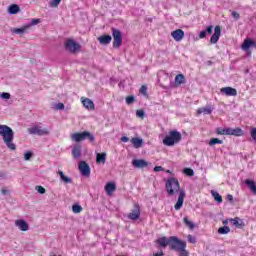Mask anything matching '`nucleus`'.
Here are the masks:
<instances>
[{
	"mask_svg": "<svg viewBox=\"0 0 256 256\" xmlns=\"http://www.w3.org/2000/svg\"><path fill=\"white\" fill-rule=\"evenodd\" d=\"M156 243L160 247L169 246L171 251H176L179 256H189V251H187V242L179 239L177 236L161 237L156 240Z\"/></svg>",
	"mask_w": 256,
	"mask_h": 256,
	"instance_id": "1",
	"label": "nucleus"
},
{
	"mask_svg": "<svg viewBox=\"0 0 256 256\" xmlns=\"http://www.w3.org/2000/svg\"><path fill=\"white\" fill-rule=\"evenodd\" d=\"M166 191L170 197H173L175 193H179L178 200L174 205V209L179 211L181 207H183V203L185 201V190L181 189L179 185V180L177 178H169L166 182Z\"/></svg>",
	"mask_w": 256,
	"mask_h": 256,
	"instance_id": "2",
	"label": "nucleus"
},
{
	"mask_svg": "<svg viewBox=\"0 0 256 256\" xmlns=\"http://www.w3.org/2000/svg\"><path fill=\"white\" fill-rule=\"evenodd\" d=\"M0 137H2L3 143L10 149V151H15L17 149V145L13 143L15 132L11 127L0 125Z\"/></svg>",
	"mask_w": 256,
	"mask_h": 256,
	"instance_id": "3",
	"label": "nucleus"
},
{
	"mask_svg": "<svg viewBox=\"0 0 256 256\" xmlns=\"http://www.w3.org/2000/svg\"><path fill=\"white\" fill-rule=\"evenodd\" d=\"M181 139H183L181 133L177 130H172L169 135L163 139V145H166V147H173V145L179 143Z\"/></svg>",
	"mask_w": 256,
	"mask_h": 256,
	"instance_id": "4",
	"label": "nucleus"
},
{
	"mask_svg": "<svg viewBox=\"0 0 256 256\" xmlns=\"http://www.w3.org/2000/svg\"><path fill=\"white\" fill-rule=\"evenodd\" d=\"M71 139L75 143H81V141H85V139H88L90 143H93V141H95V136L89 131H84L71 134Z\"/></svg>",
	"mask_w": 256,
	"mask_h": 256,
	"instance_id": "5",
	"label": "nucleus"
},
{
	"mask_svg": "<svg viewBox=\"0 0 256 256\" xmlns=\"http://www.w3.org/2000/svg\"><path fill=\"white\" fill-rule=\"evenodd\" d=\"M65 48L68 49L72 55H77V53L81 52V44L77 43L73 39H67L65 42Z\"/></svg>",
	"mask_w": 256,
	"mask_h": 256,
	"instance_id": "6",
	"label": "nucleus"
},
{
	"mask_svg": "<svg viewBox=\"0 0 256 256\" xmlns=\"http://www.w3.org/2000/svg\"><path fill=\"white\" fill-rule=\"evenodd\" d=\"M112 36H113V47L114 49H119L121 45H123V34L121 33V30L116 28H111Z\"/></svg>",
	"mask_w": 256,
	"mask_h": 256,
	"instance_id": "7",
	"label": "nucleus"
},
{
	"mask_svg": "<svg viewBox=\"0 0 256 256\" xmlns=\"http://www.w3.org/2000/svg\"><path fill=\"white\" fill-rule=\"evenodd\" d=\"M78 169L83 177H89L91 175V167L85 161L78 163Z\"/></svg>",
	"mask_w": 256,
	"mask_h": 256,
	"instance_id": "8",
	"label": "nucleus"
},
{
	"mask_svg": "<svg viewBox=\"0 0 256 256\" xmlns=\"http://www.w3.org/2000/svg\"><path fill=\"white\" fill-rule=\"evenodd\" d=\"M28 133H30V135H49V130L47 128H43L42 126H35L29 128Z\"/></svg>",
	"mask_w": 256,
	"mask_h": 256,
	"instance_id": "9",
	"label": "nucleus"
},
{
	"mask_svg": "<svg viewBox=\"0 0 256 256\" xmlns=\"http://www.w3.org/2000/svg\"><path fill=\"white\" fill-rule=\"evenodd\" d=\"M141 217V209L135 204L134 209L128 214V219L131 221H137Z\"/></svg>",
	"mask_w": 256,
	"mask_h": 256,
	"instance_id": "10",
	"label": "nucleus"
},
{
	"mask_svg": "<svg viewBox=\"0 0 256 256\" xmlns=\"http://www.w3.org/2000/svg\"><path fill=\"white\" fill-rule=\"evenodd\" d=\"M132 165L135 169H145V167H149V162L144 159H134Z\"/></svg>",
	"mask_w": 256,
	"mask_h": 256,
	"instance_id": "11",
	"label": "nucleus"
},
{
	"mask_svg": "<svg viewBox=\"0 0 256 256\" xmlns=\"http://www.w3.org/2000/svg\"><path fill=\"white\" fill-rule=\"evenodd\" d=\"M220 93H223L226 97H237V89L229 86L220 89Z\"/></svg>",
	"mask_w": 256,
	"mask_h": 256,
	"instance_id": "12",
	"label": "nucleus"
},
{
	"mask_svg": "<svg viewBox=\"0 0 256 256\" xmlns=\"http://www.w3.org/2000/svg\"><path fill=\"white\" fill-rule=\"evenodd\" d=\"M219 37H221V26H215L214 34L210 38V43L215 45L219 41Z\"/></svg>",
	"mask_w": 256,
	"mask_h": 256,
	"instance_id": "13",
	"label": "nucleus"
},
{
	"mask_svg": "<svg viewBox=\"0 0 256 256\" xmlns=\"http://www.w3.org/2000/svg\"><path fill=\"white\" fill-rule=\"evenodd\" d=\"M171 37L174 38V41H183V37H185V31L182 29H176L171 32Z\"/></svg>",
	"mask_w": 256,
	"mask_h": 256,
	"instance_id": "14",
	"label": "nucleus"
},
{
	"mask_svg": "<svg viewBox=\"0 0 256 256\" xmlns=\"http://www.w3.org/2000/svg\"><path fill=\"white\" fill-rule=\"evenodd\" d=\"M229 222L237 229H243V227H245V222L239 217L230 218Z\"/></svg>",
	"mask_w": 256,
	"mask_h": 256,
	"instance_id": "15",
	"label": "nucleus"
},
{
	"mask_svg": "<svg viewBox=\"0 0 256 256\" xmlns=\"http://www.w3.org/2000/svg\"><path fill=\"white\" fill-rule=\"evenodd\" d=\"M15 226L20 230V231H29V224H27V221L23 219H19L15 221Z\"/></svg>",
	"mask_w": 256,
	"mask_h": 256,
	"instance_id": "16",
	"label": "nucleus"
},
{
	"mask_svg": "<svg viewBox=\"0 0 256 256\" xmlns=\"http://www.w3.org/2000/svg\"><path fill=\"white\" fill-rule=\"evenodd\" d=\"M83 107H85V109H88L90 111H93V109H95V103H93V101L89 98H81Z\"/></svg>",
	"mask_w": 256,
	"mask_h": 256,
	"instance_id": "17",
	"label": "nucleus"
},
{
	"mask_svg": "<svg viewBox=\"0 0 256 256\" xmlns=\"http://www.w3.org/2000/svg\"><path fill=\"white\" fill-rule=\"evenodd\" d=\"M29 27L30 26H27V24H25L21 28H12L11 33H15V35H25V33L29 31Z\"/></svg>",
	"mask_w": 256,
	"mask_h": 256,
	"instance_id": "18",
	"label": "nucleus"
},
{
	"mask_svg": "<svg viewBox=\"0 0 256 256\" xmlns=\"http://www.w3.org/2000/svg\"><path fill=\"white\" fill-rule=\"evenodd\" d=\"M81 151H82V146L81 144H76L72 148V156L75 159H81Z\"/></svg>",
	"mask_w": 256,
	"mask_h": 256,
	"instance_id": "19",
	"label": "nucleus"
},
{
	"mask_svg": "<svg viewBox=\"0 0 256 256\" xmlns=\"http://www.w3.org/2000/svg\"><path fill=\"white\" fill-rule=\"evenodd\" d=\"M112 40L113 38L111 37V35H102L98 37L100 45H109V43H111Z\"/></svg>",
	"mask_w": 256,
	"mask_h": 256,
	"instance_id": "20",
	"label": "nucleus"
},
{
	"mask_svg": "<svg viewBox=\"0 0 256 256\" xmlns=\"http://www.w3.org/2000/svg\"><path fill=\"white\" fill-rule=\"evenodd\" d=\"M187 83V80L185 79V75L178 74L175 77V86L179 87V85H185Z\"/></svg>",
	"mask_w": 256,
	"mask_h": 256,
	"instance_id": "21",
	"label": "nucleus"
},
{
	"mask_svg": "<svg viewBox=\"0 0 256 256\" xmlns=\"http://www.w3.org/2000/svg\"><path fill=\"white\" fill-rule=\"evenodd\" d=\"M7 11L9 13V15H17V13H19L21 11V8L17 4H11L8 7Z\"/></svg>",
	"mask_w": 256,
	"mask_h": 256,
	"instance_id": "22",
	"label": "nucleus"
},
{
	"mask_svg": "<svg viewBox=\"0 0 256 256\" xmlns=\"http://www.w3.org/2000/svg\"><path fill=\"white\" fill-rule=\"evenodd\" d=\"M213 33V26H208L206 30H203L199 33V38L200 39H205L207 35H211Z\"/></svg>",
	"mask_w": 256,
	"mask_h": 256,
	"instance_id": "23",
	"label": "nucleus"
},
{
	"mask_svg": "<svg viewBox=\"0 0 256 256\" xmlns=\"http://www.w3.org/2000/svg\"><path fill=\"white\" fill-rule=\"evenodd\" d=\"M183 223L184 225H186V227H188V229H190V231H193V229H195V223L189 220V217L185 216L183 218Z\"/></svg>",
	"mask_w": 256,
	"mask_h": 256,
	"instance_id": "24",
	"label": "nucleus"
},
{
	"mask_svg": "<svg viewBox=\"0 0 256 256\" xmlns=\"http://www.w3.org/2000/svg\"><path fill=\"white\" fill-rule=\"evenodd\" d=\"M245 184L247 185L248 189H250V191H252V193H254V195H256V184H255V181H253V180H246Z\"/></svg>",
	"mask_w": 256,
	"mask_h": 256,
	"instance_id": "25",
	"label": "nucleus"
},
{
	"mask_svg": "<svg viewBox=\"0 0 256 256\" xmlns=\"http://www.w3.org/2000/svg\"><path fill=\"white\" fill-rule=\"evenodd\" d=\"M107 161L106 153H97L96 155V163H105Z\"/></svg>",
	"mask_w": 256,
	"mask_h": 256,
	"instance_id": "26",
	"label": "nucleus"
},
{
	"mask_svg": "<svg viewBox=\"0 0 256 256\" xmlns=\"http://www.w3.org/2000/svg\"><path fill=\"white\" fill-rule=\"evenodd\" d=\"M106 192L108 195H111V193H113V191H115V189H117V186H115V183H107L105 186Z\"/></svg>",
	"mask_w": 256,
	"mask_h": 256,
	"instance_id": "27",
	"label": "nucleus"
},
{
	"mask_svg": "<svg viewBox=\"0 0 256 256\" xmlns=\"http://www.w3.org/2000/svg\"><path fill=\"white\" fill-rule=\"evenodd\" d=\"M197 113L198 115H201V113H204V115H211V113H213V109L211 107H204L198 109Z\"/></svg>",
	"mask_w": 256,
	"mask_h": 256,
	"instance_id": "28",
	"label": "nucleus"
},
{
	"mask_svg": "<svg viewBox=\"0 0 256 256\" xmlns=\"http://www.w3.org/2000/svg\"><path fill=\"white\" fill-rule=\"evenodd\" d=\"M131 143L134 145L135 149H139L143 145V139L141 138H132Z\"/></svg>",
	"mask_w": 256,
	"mask_h": 256,
	"instance_id": "29",
	"label": "nucleus"
},
{
	"mask_svg": "<svg viewBox=\"0 0 256 256\" xmlns=\"http://www.w3.org/2000/svg\"><path fill=\"white\" fill-rule=\"evenodd\" d=\"M211 194L214 197L215 201H217V203H223V197L217 191L212 190Z\"/></svg>",
	"mask_w": 256,
	"mask_h": 256,
	"instance_id": "30",
	"label": "nucleus"
},
{
	"mask_svg": "<svg viewBox=\"0 0 256 256\" xmlns=\"http://www.w3.org/2000/svg\"><path fill=\"white\" fill-rule=\"evenodd\" d=\"M231 232V228L229 226H223L218 229L219 235H227V233Z\"/></svg>",
	"mask_w": 256,
	"mask_h": 256,
	"instance_id": "31",
	"label": "nucleus"
},
{
	"mask_svg": "<svg viewBox=\"0 0 256 256\" xmlns=\"http://www.w3.org/2000/svg\"><path fill=\"white\" fill-rule=\"evenodd\" d=\"M52 108L54 109V111H63V109H65V104L59 102V103H54L52 105Z\"/></svg>",
	"mask_w": 256,
	"mask_h": 256,
	"instance_id": "32",
	"label": "nucleus"
},
{
	"mask_svg": "<svg viewBox=\"0 0 256 256\" xmlns=\"http://www.w3.org/2000/svg\"><path fill=\"white\" fill-rule=\"evenodd\" d=\"M210 147H213V145H223V140H220L219 138H212L209 141Z\"/></svg>",
	"mask_w": 256,
	"mask_h": 256,
	"instance_id": "33",
	"label": "nucleus"
},
{
	"mask_svg": "<svg viewBox=\"0 0 256 256\" xmlns=\"http://www.w3.org/2000/svg\"><path fill=\"white\" fill-rule=\"evenodd\" d=\"M251 44H252V40L251 39L244 40V42L242 44L243 51H247L248 49H250Z\"/></svg>",
	"mask_w": 256,
	"mask_h": 256,
	"instance_id": "34",
	"label": "nucleus"
},
{
	"mask_svg": "<svg viewBox=\"0 0 256 256\" xmlns=\"http://www.w3.org/2000/svg\"><path fill=\"white\" fill-rule=\"evenodd\" d=\"M232 135L234 137H241L243 135V130L241 128H232Z\"/></svg>",
	"mask_w": 256,
	"mask_h": 256,
	"instance_id": "35",
	"label": "nucleus"
},
{
	"mask_svg": "<svg viewBox=\"0 0 256 256\" xmlns=\"http://www.w3.org/2000/svg\"><path fill=\"white\" fill-rule=\"evenodd\" d=\"M72 211L73 213H76V214L81 213V211H83V207L79 204H74L72 206Z\"/></svg>",
	"mask_w": 256,
	"mask_h": 256,
	"instance_id": "36",
	"label": "nucleus"
},
{
	"mask_svg": "<svg viewBox=\"0 0 256 256\" xmlns=\"http://www.w3.org/2000/svg\"><path fill=\"white\" fill-rule=\"evenodd\" d=\"M183 173L185 175H188V177H193V175H195V171H193V169H191V168H185L183 170Z\"/></svg>",
	"mask_w": 256,
	"mask_h": 256,
	"instance_id": "37",
	"label": "nucleus"
},
{
	"mask_svg": "<svg viewBox=\"0 0 256 256\" xmlns=\"http://www.w3.org/2000/svg\"><path fill=\"white\" fill-rule=\"evenodd\" d=\"M39 23H41L40 19H32L29 24H26V26H29V29H31V27H34V25H39Z\"/></svg>",
	"mask_w": 256,
	"mask_h": 256,
	"instance_id": "38",
	"label": "nucleus"
},
{
	"mask_svg": "<svg viewBox=\"0 0 256 256\" xmlns=\"http://www.w3.org/2000/svg\"><path fill=\"white\" fill-rule=\"evenodd\" d=\"M31 157H33V152L27 151L24 153V161H30Z\"/></svg>",
	"mask_w": 256,
	"mask_h": 256,
	"instance_id": "39",
	"label": "nucleus"
},
{
	"mask_svg": "<svg viewBox=\"0 0 256 256\" xmlns=\"http://www.w3.org/2000/svg\"><path fill=\"white\" fill-rule=\"evenodd\" d=\"M188 239V243H192V245H195V243H197V238H195L193 235L189 234L187 236Z\"/></svg>",
	"mask_w": 256,
	"mask_h": 256,
	"instance_id": "40",
	"label": "nucleus"
},
{
	"mask_svg": "<svg viewBox=\"0 0 256 256\" xmlns=\"http://www.w3.org/2000/svg\"><path fill=\"white\" fill-rule=\"evenodd\" d=\"M59 3H61V0H51L49 2V6L50 7H58L59 6Z\"/></svg>",
	"mask_w": 256,
	"mask_h": 256,
	"instance_id": "41",
	"label": "nucleus"
},
{
	"mask_svg": "<svg viewBox=\"0 0 256 256\" xmlns=\"http://www.w3.org/2000/svg\"><path fill=\"white\" fill-rule=\"evenodd\" d=\"M36 191L40 193V195H45L46 190L43 186H36L35 187Z\"/></svg>",
	"mask_w": 256,
	"mask_h": 256,
	"instance_id": "42",
	"label": "nucleus"
},
{
	"mask_svg": "<svg viewBox=\"0 0 256 256\" xmlns=\"http://www.w3.org/2000/svg\"><path fill=\"white\" fill-rule=\"evenodd\" d=\"M1 195L7 196V195H11V190H9V188H2L1 189Z\"/></svg>",
	"mask_w": 256,
	"mask_h": 256,
	"instance_id": "43",
	"label": "nucleus"
},
{
	"mask_svg": "<svg viewBox=\"0 0 256 256\" xmlns=\"http://www.w3.org/2000/svg\"><path fill=\"white\" fill-rule=\"evenodd\" d=\"M134 102H135V97L134 96H128L126 98L127 105H131V103H134Z\"/></svg>",
	"mask_w": 256,
	"mask_h": 256,
	"instance_id": "44",
	"label": "nucleus"
},
{
	"mask_svg": "<svg viewBox=\"0 0 256 256\" xmlns=\"http://www.w3.org/2000/svg\"><path fill=\"white\" fill-rule=\"evenodd\" d=\"M250 135L252 140L256 143V128H252Z\"/></svg>",
	"mask_w": 256,
	"mask_h": 256,
	"instance_id": "45",
	"label": "nucleus"
},
{
	"mask_svg": "<svg viewBox=\"0 0 256 256\" xmlns=\"http://www.w3.org/2000/svg\"><path fill=\"white\" fill-rule=\"evenodd\" d=\"M136 115H137V117H140V119H143V117H145V111L137 110Z\"/></svg>",
	"mask_w": 256,
	"mask_h": 256,
	"instance_id": "46",
	"label": "nucleus"
},
{
	"mask_svg": "<svg viewBox=\"0 0 256 256\" xmlns=\"http://www.w3.org/2000/svg\"><path fill=\"white\" fill-rule=\"evenodd\" d=\"M1 99H11V94L7 93V92H3L0 95Z\"/></svg>",
	"mask_w": 256,
	"mask_h": 256,
	"instance_id": "47",
	"label": "nucleus"
},
{
	"mask_svg": "<svg viewBox=\"0 0 256 256\" xmlns=\"http://www.w3.org/2000/svg\"><path fill=\"white\" fill-rule=\"evenodd\" d=\"M139 92L142 94V95H147V86L145 85H142Z\"/></svg>",
	"mask_w": 256,
	"mask_h": 256,
	"instance_id": "48",
	"label": "nucleus"
},
{
	"mask_svg": "<svg viewBox=\"0 0 256 256\" xmlns=\"http://www.w3.org/2000/svg\"><path fill=\"white\" fill-rule=\"evenodd\" d=\"M217 135H225V128H216Z\"/></svg>",
	"mask_w": 256,
	"mask_h": 256,
	"instance_id": "49",
	"label": "nucleus"
},
{
	"mask_svg": "<svg viewBox=\"0 0 256 256\" xmlns=\"http://www.w3.org/2000/svg\"><path fill=\"white\" fill-rule=\"evenodd\" d=\"M154 171L155 173H159V171H165V169L163 168V166H155Z\"/></svg>",
	"mask_w": 256,
	"mask_h": 256,
	"instance_id": "50",
	"label": "nucleus"
},
{
	"mask_svg": "<svg viewBox=\"0 0 256 256\" xmlns=\"http://www.w3.org/2000/svg\"><path fill=\"white\" fill-rule=\"evenodd\" d=\"M232 17L237 20V19H240L241 15L238 12L233 11Z\"/></svg>",
	"mask_w": 256,
	"mask_h": 256,
	"instance_id": "51",
	"label": "nucleus"
},
{
	"mask_svg": "<svg viewBox=\"0 0 256 256\" xmlns=\"http://www.w3.org/2000/svg\"><path fill=\"white\" fill-rule=\"evenodd\" d=\"M233 128H225V135H232Z\"/></svg>",
	"mask_w": 256,
	"mask_h": 256,
	"instance_id": "52",
	"label": "nucleus"
},
{
	"mask_svg": "<svg viewBox=\"0 0 256 256\" xmlns=\"http://www.w3.org/2000/svg\"><path fill=\"white\" fill-rule=\"evenodd\" d=\"M58 175H60L62 181H65V173L63 171H59Z\"/></svg>",
	"mask_w": 256,
	"mask_h": 256,
	"instance_id": "53",
	"label": "nucleus"
},
{
	"mask_svg": "<svg viewBox=\"0 0 256 256\" xmlns=\"http://www.w3.org/2000/svg\"><path fill=\"white\" fill-rule=\"evenodd\" d=\"M121 141H122L123 143H127V142H129V137L123 136V137L121 138Z\"/></svg>",
	"mask_w": 256,
	"mask_h": 256,
	"instance_id": "54",
	"label": "nucleus"
},
{
	"mask_svg": "<svg viewBox=\"0 0 256 256\" xmlns=\"http://www.w3.org/2000/svg\"><path fill=\"white\" fill-rule=\"evenodd\" d=\"M227 199H228V201H230L231 203H233V195L228 194V195H227Z\"/></svg>",
	"mask_w": 256,
	"mask_h": 256,
	"instance_id": "55",
	"label": "nucleus"
},
{
	"mask_svg": "<svg viewBox=\"0 0 256 256\" xmlns=\"http://www.w3.org/2000/svg\"><path fill=\"white\" fill-rule=\"evenodd\" d=\"M163 255H164L163 250H161L160 252L154 254L153 256H163Z\"/></svg>",
	"mask_w": 256,
	"mask_h": 256,
	"instance_id": "56",
	"label": "nucleus"
},
{
	"mask_svg": "<svg viewBox=\"0 0 256 256\" xmlns=\"http://www.w3.org/2000/svg\"><path fill=\"white\" fill-rule=\"evenodd\" d=\"M65 183H71V178H69V177H65Z\"/></svg>",
	"mask_w": 256,
	"mask_h": 256,
	"instance_id": "57",
	"label": "nucleus"
},
{
	"mask_svg": "<svg viewBox=\"0 0 256 256\" xmlns=\"http://www.w3.org/2000/svg\"><path fill=\"white\" fill-rule=\"evenodd\" d=\"M250 47H256V42L252 40V44H250Z\"/></svg>",
	"mask_w": 256,
	"mask_h": 256,
	"instance_id": "58",
	"label": "nucleus"
},
{
	"mask_svg": "<svg viewBox=\"0 0 256 256\" xmlns=\"http://www.w3.org/2000/svg\"><path fill=\"white\" fill-rule=\"evenodd\" d=\"M166 173H171V170H167Z\"/></svg>",
	"mask_w": 256,
	"mask_h": 256,
	"instance_id": "59",
	"label": "nucleus"
}]
</instances>
